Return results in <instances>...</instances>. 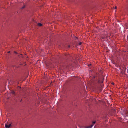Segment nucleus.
Segmentation results:
<instances>
[{
  "mask_svg": "<svg viewBox=\"0 0 128 128\" xmlns=\"http://www.w3.org/2000/svg\"><path fill=\"white\" fill-rule=\"evenodd\" d=\"M122 113L124 114H125L126 115V116H128V112L126 110H124Z\"/></svg>",
  "mask_w": 128,
  "mask_h": 128,
  "instance_id": "f257e3e1",
  "label": "nucleus"
},
{
  "mask_svg": "<svg viewBox=\"0 0 128 128\" xmlns=\"http://www.w3.org/2000/svg\"><path fill=\"white\" fill-rule=\"evenodd\" d=\"M95 122H93L92 123V124L90 126L88 127L87 128H92V127L94 125V124H95Z\"/></svg>",
  "mask_w": 128,
  "mask_h": 128,
  "instance_id": "f03ea898",
  "label": "nucleus"
},
{
  "mask_svg": "<svg viewBox=\"0 0 128 128\" xmlns=\"http://www.w3.org/2000/svg\"><path fill=\"white\" fill-rule=\"evenodd\" d=\"M11 125V124H9L8 125L7 124H5V127L6 128H10Z\"/></svg>",
  "mask_w": 128,
  "mask_h": 128,
  "instance_id": "7ed1b4c3",
  "label": "nucleus"
},
{
  "mask_svg": "<svg viewBox=\"0 0 128 128\" xmlns=\"http://www.w3.org/2000/svg\"><path fill=\"white\" fill-rule=\"evenodd\" d=\"M42 24H41L40 23H38V25L39 26H42Z\"/></svg>",
  "mask_w": 128,
  "mask_h": 128,
  "instance_id": "20e7f679",
  "label": "nucleus"
},
{
  "mask_svg": "<svg viewBox=\"0 0 128 128\" xmlns=\"http://www.w3.org/2000/svg\"><path fill=\"white\" fill-rule=\"evenodd\" d=\"M12 93L14 95L15 94V92L14 91H12Z\"/></svg>",
  "mask_w": 128,
  "mask_h": 128,
  "instance_id": "39448f33",
  "label": "nucleus"
},
{
  "mask_svg": "<svg viewBox=\"0 0 128 128\" xmlns=\"http://www.w3.org/2000/svg\"><path fill=\"white\" fill-rule=\"evenodd\" d=\"M25 7V5L24 6H22V9H23Z\"/></svg>",
  "mask_w": 128,
  "mask_h": 128,
  "instance_id": "423d86ee",
  "label": "nucleus"
},
{
  "mask_svg": "<svg viewBox=\"0 0 128 128\" xmlns=\"http://www.w3.org/2000/svg\"><path fill=\"white\" fill-rule=\"evenodd\" d=\"M82 44V42H79V43H78V44H79V45H81Z\"/></svg>",
  "mask_w": 128,
  "mask_h": 128,
  "instance_id": "0eeeda50",
  "label": "nucleus"
},
{
  "mask_svg": "<svg viewBox=\"0 0 128 128\" xmlns=\"http://www.w3.org/2000/svg\"><path fill=\"white\" fill-rule=\"evenodd\" d=\"M70 45H68V48H69L70 47Z\"/></svg>",
  "mask_w": 128,
  "mask_h": 128,
  "instance_id": "6e6552de",
  "label": "nucleus"
},
{
  "mask_svg": "<svg viewBox=\"0 0 128 128\" xmlns=\"http://www.w3.org/2000/svg\"><path fill=\"white\" fill-rule=\"evenodd\" d=\"M117 8V7L116 6H115V8L116 9Z\"/></svg>",
  "mask_w": 128,
  "mask_h": 128,
  "instance_id": "1a4fd4ad",
  "label": "nucleus"
},
{
  "mask_svg": "<svg viewBox=\"0 0 128 128\" xmlns=\"http://www.w3.org/2000/svg\"><path fill=\"white\" fill-rule=\"evenodd\" d=\"M8 52V53H9L10 52L9 51V52Z\"/></svg>",
  "mask_w": 128,
  "mask_h": 128,
  "instance_id": "9d476101",
  "label": "nucleus"
},
{
  "mask_svg": "<svg viewBox=\"0 0 128 128\" xmlns=\"http://www.w3.org/2000/svg\"><path fill=\"white\" fill-rule=\"evenodd\" d=\"M20 55L22 56V54H20Z\"/></svg>",
  "mask_w": 128,
  "mask_h": 128,
  "instance_id": "9b49d317",
  "label": "nucleus"
},
{
  "mask_svg": "<svg viewBox=\"0 0 128 128\" xmlns=\"http://www.w3.org/2000/svg\"><path fill=\"white\" fill-rule=\"evenodd\" d=\"M15 52L16 53V52Z\"/></svg>",
  "mask_w": 128,
  "mask_h": 128,
  "instance_id": "f8f14e48",
  "label": "nucleus"
}]
</instances>
